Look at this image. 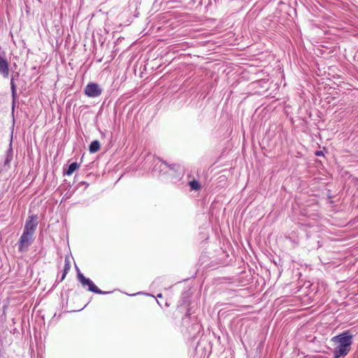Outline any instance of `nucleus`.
I'll list each match as a JSON object with an SVG mask.
<instances>
[{
    "instance_id": "obj_1",
    "label": "nucleus",
    "mask_w": 358,
    "mask_h": 358,
    "mask_svg": "<svg viewBox=\"0 0 358 358\" xmlns=\"http://www.w3.org/2000/svg\"><path fill=\"white\" fill-rule=\"evenodd\" d=\"M332 340L338 344V346L334 350V358H339L348 354L352 344V336L345 332L341 335L334 336Z\"/></svg>"
},
{
    "instance_id": "obj_2",
    "label": "nucleus",
    "mask_w": 358,
    "mask_h": 358,
    "mask_svg": "<svg viewBox=\"0 0 358 358\" xmlns=\"http://www.w3.org/2000/svg\"><path fill=\"white\" fill-rule=\"evenodd\" d=\"M33 235L30 233L23 232L19 241V250L22 252L28 250L33 241Z\"/></svg>"
},
{
    "instance_id": "obj_3",
    "label": "nucleus",
    "mask_w": 358,
    "mask_h": 358,
    "mask_svg": "<svg viewBox=\"0 0 358 358\" xmlns=\"http://www.w3.org/2000/svg\"><path fill=\"white\" fill-rule=\"evenodd\" d=\"M78 279L83 287L88 286V289L91 292L102 294L103 292L93 283V282L84 276V275L80 272L78 273Z\"/></svg>"
},
{
    "instance_id": "obj_4",
    "label": "nucleus",
    "mask_w": 358,
    "mask_h": 358,
    "mask_svg": "<svg viewBox=\"0 0 358 358\" xmlns=\"http://www.w3.org/2000/svg\"><path fill=\"white\" fill-rule=\"evenodd\" d=\"M102 92L101 88L96 83L88 84L85 89V94L89 97H97Z\"/></svg>"
},
{
    "instance_id": "obj_5",
    "label": "nucleus",
    "mask_w": 358,
    "mask_h": 358,
    "mask_svg": "<svg viewBox=\"0 0 358 358\" xmlns=\"http://www.w3.org/2000/svg\"><path fill=\"white\" fill-rule=\"evenodd\" d=\"M37 224V217L36 215L29 216L27 220L26 221L23 232H27L34 234Z\"/></svg>"
},
{
    "instance_id": "obj_6",
    "label": "nucleus",
    "mask_w": 358,
    "mask_h": 358,
    "mask_svg": "<svg viewBox=\"0 0 358 358\" xmlns=\"http://www.w3.org/2000/svg\"><path fill=\"white\" fill-rule=\"evenodd\" d=\"M0 73L3 77H8V65L6 60L0 57Z\"/></svg>"
},
{
    "instance_id": "obj_7",
    "label": "nucleus",
    "mask_w": 358,
    "mask_h": 358,
    "mask_svg": "<svg viewBox=\"0 0 358 358\" xmlns=\"http://www.w3.org/2000/svg\"><path fill=\"white\" fill-rule=\"evenodd\" d=\"M100 149V143L98 141H93L90 145V152L94 153Z\"/></svg>"
},
{
    "instance_id": "obj_8",
    "label": "nucleus",
    "mask_w": 358,
    "mask_h": 358,
    "mask_svg": "<svg viewBox=\"0 0 358 358\" xmlns=\"http://www.w3.org/2000/svg\"><path fill=\"white\" fill-rule=\"evenodd\" d=\"M79 168V164L76 162L71 163L66 171L67 176H71L75 171Z\"/></svg>"
},
{
    "instance_id": "obj_9",
    "label": "nucleus",
    "mask_w": 358,
    "mask_h": 358,
    "mask_svg": "<svg viewBox=\"0 0 358 358\" xmlns=\"http://www.w3.org/2000/svg\"><path fill=\"white\" fill-rule=\"evenodd\" d=\"M70 268H71L70 262L69 260H67V259H66L64 271H63V274H62V280L64 279L66 275L67 274V273L69 272Z\"/></svg>"
},
{
    "instance_id": "obj_10",
    "label": "nucleus",
    "mask_w": 358,
    "mask_h": 358,
    "mask_svg": "<svg viewBox=\"0 0 358 358\" xmlns=\"http://www.w3.org/2000/svg\"><path fill=\"white\" fill-rule=\"evenodd\" d=\"M192 190H199L201 188V185L197 180H192L189 183Z\"/></svg>"
},
{
    "instance_id": "obj_11",
    "label": "nucleus",
    "mask_w": 358,
    "mask_h": 358,
    "mask_svg": "<svg viewBox=\"0 0 358 358\" xmlns=\"http://www.w3.org/2000/svg\"><path fill=\"white\" fill-rule=\"evenodd\" d=\"M10 84H11V90H12L13 96H15V84L13 83V79H11Z\"/></svg>"
},
{
    "instance_id": "obj_12",
    "label": "nucleus",
    "mask_w": 358,
    "mask_h": 358,
    "mask_svg": "<svg viewBox=\"0 0 358 358\" xmlns=\"http://www.w3.org/2000/svg\"><path fill=\"white\" fill-rule=\"evenodd\" d=\"M317 155H321V152H317Z\"/></svg>"
},
{
    "instance_id": "obj_13",
    "label": "nucleus",
    "mask_w": 358,
    "mask_h": 358,
    "mask_svg": "<svg viewBox=\"0 0 358 358\" xmlns=\"http://www.w3.org/2000/svg\"><path fill=\"white\" fill-rule=\"evenodd\" d=\"M158 296H159V297H161V296H162V294H158Z\"/></svg>"
}]
</instances>
